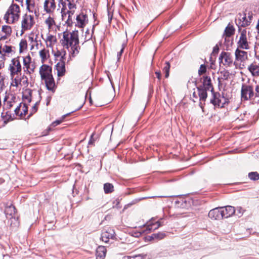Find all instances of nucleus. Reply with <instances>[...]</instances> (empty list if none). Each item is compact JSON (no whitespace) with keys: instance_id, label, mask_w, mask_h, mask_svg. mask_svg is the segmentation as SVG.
<instances>
[{"instance_id":"f257e3e1","label":"nucleus","mask_w":259,"mask_h":259,"mask_svg":"<svg viewBox=\"0 0 259 259\" xmlns=\"http://www.w3.org/2000/svg\"><path fill=\"white\" fill-rule=\"evenodd\" d=\"M79 42V35L77 30H74L72 32L66 31L63 33L61 43L64 48L68 50L70 59L78 54L80 49Z\"/></svg>"},{"instance_id":"f03ea898","label":"nucleus","mask_w":259,"mask_h":259,"mask_svg":"<svg viewBox=\"0 0 259 259\" xmlns=\"http://www.w3.org/2000/svg\"><path fill=\"white\" fill-rule=\"evenodd\" d=\"M76 3L77 0H60L59 5L62 20L68 24L72 22V17L77 8Z\"/></svg>"},{"instance_id":"7ed1b4c3","label":"nucleus","mask_w":259,"mask_h":259,"mask_svg":"<svg viewBox=\"0 0 259 259\" xmlns=\"http://www.w3.org/2000/svg\"><path fill=\"white\" fill-rule=\"evenodd\" d=\"M20 7L17 4H12L4 16V19L7 23H13L17 21L20 17Z\"/></svg>"},{"instance_id":"20e7f679","label":"nucleus","mask_w":259,"mask_h":259,"mask_svg":"<svg viewBox=\"0 0 259 259\" xmlns=\"http://www.w3.org/2000/svg\"><path fill=\"white\" fill-rule=\"evenodd\" d=\"M42 36V34L40 36L38 34H36L34 36H29L28 37L29 46L31 54L32 56L36 55L38 50L45 46L41 40Z\"/></svg>"},{"instance_id":"39448f33","label":"nucleus","mask_w":259,"mask_h":259,"mask_svg":"<svg viewBox=\"0 0 259 259\" xmlns=\"http://www.w3.org/2000/svg\"><path fill=\"white\" fill-rule=\"evenodd\" d=\"M237 37H238L236 42L237 48L245 50L250 49V42L248 40L246 29L239 28V34Z\"/></svg>"},{"instance_id":"423d86ee","label":"nucleus","mask_w":259,"mask_h":259,"mask_svg":"<svg viewBox=\"0 0 259 259\" xmlns=\"http://www.w3.org/2000/svg\"><path fill=\"white\" fill-rule=\"evenodd\" d=\"M252 20V13L249 12L246 14L245 13H239L236 17L235 22L237 25L240 27H246L249 26Z\"/></svg>"},{"instance_id":"0eeeda50","label":"nucleus","mask_w":259,"mask_h":259,"mask_svg":"<svg viewBox=\"0 0 259 259\" xmlns=\"http://www.w3.org/2000/svg\"><path fill=\"white\" fill-rule=\"evenodd\" d=\"M21 57L18 56L12 59L9 65V71L10 76L18 75L22 71V65L21 64Z\"/></svg>"},{"instance_id":"6e6552de","label":"nucleus","mask_w":259,"mask_h":259,"mask_svg":"<svg viewBox=\"0 0 259 259\" xmlns=\"http://www.w3.org/2000/svg\"><path fill=\"white\" fill-rule=\"evenodd\" d=\"M23 61V69L24 74H31L33 73L36 68L34 63L32 62V59L29 55L21 57Z\"/></svg>"},{"instance_id":"1a4fd4ad","label":"nucleus","mask_w":259,"mask_h":259,"mask_svg":"<svg viewBox=\"0 0 259 259\" xmlns=\"http://www.w3.org/2000/svg\"><path fill=\"white\" fill-rule=\"evenodd\" d=\"M35 23L33 15L25 14L21 20V31L22 33L30 30Z\"/></svg>"},{"instance_id":"9d476101","label":"nucleus","mask_w":259,"mask_h":259,"mask_svg":"<svg viewBox=\"0 0 259 259\" xmlns=\"http://www.w3.org/2000/svg\"><path fill=\"white\" fill-rule=\"evenodd\" d=\"M11 79V86L20 88L22 86H26L28 84V78L24 74L20 76L18 75L10 76Z\"/></svg>"},{"instance_id":"9b49d317","label":"nucleus","mask_w":259,"mask_h":259,"mask_svg":"<svg viewBox=\"0 0 259 259\" xmlns=\"http://www.w3.org/2000/svg\"><path fill=\"white\" fill-rule=\"evenodd\" d=\"M161 226L159 221H156L154 219L152 218L147 223L143 225L144 229L142 231L145 234H148L151 231L158 229Z\"/></svg>"},{"instance_id":"f8f14e48","label":"nucleus","mask_w":259,"mask_h":259,"mask_svg":"<svg viewBox=\"0 0 259 259\" xmlns=\"http://www.w3.org/2000/svg\"><path fill=\"white\" fill-rule=\"evenodd\" d=\"M43 11L46 14L53 15L56 9L55 0H45L42 4Z\"/></svg>"},{"instance_id":"ddd939ff","label":"nucleus","mask_w":259,"mask_h":259,"mask_svg":"<svg viewBox=\"0 0 259 259\" xmlns=\"http://www.w3.org/2000/svg\"><path fill=\"white\" fill-rule=\"evenodd\" d=\"M253 88L251 86L243 84L241 88V98L244 100H248L253 96Z\"/></svg>"},{"instance_id":"4468645a","label":"nucleus","mask_w":259,"mask_h":259,"mask_svg":"<svg viewBox=\"0 0 259 259\" xmlns=\"http://www.w3.org/2000/svg\"><path fill=\"white\" fill-rule=\"evenodd\" d=\"M52 15H50L44 21V23L47 26L49 32H56L57 28V25L55 19Z\"/></svg>"},{"instance_id":"2eb2a0df","label":"nucleus","mask_w":259,"mask_h":259,"mask_svg":"<svg viewBox=\"0 0 259 259\" xmlns=\"http://www.w3.org/2000/svg\"><path fill=\"white\" fill-rule=\"evenodd\" d=\"M219 60L224 65L230 66L233 63V57L230 53L223 52L219 56Z\"/></svg>"},{"instance_id":"dca6fc26","label":"nucleus","mask_w":259,"mask_h":259,"mask_svg":"<svg viewBox=\"0 0 259 259\" xmlns=\"http://www.w3.org/2000/svg\"><path fill=\"white\" fill-rule=\"evenodd\" d=\"M212 98L210 100V103L214 106L220 107H224L225 99L224 97L221 96L218 93L212 92Z\"/></svg>"},{"instance_id":"f3484780","label":"nucleus","mask_w":259,"mask_h":259,"mask_svg":"<svg viewBox=\"0 0 259 259\" xmlns=\"http://www.w3.org/2000/svg\"><path fill=\"white\" fill-rule=\"evenodd\" d=\"M6 96L4 100V106L6 109H10L16 103L15 96L11 93L6 92Z\"/></svg>"},{"instance_id":"a211bd4d","label":"nucleus","mask_w":259,"mask_h":259,"mask_svg":"<svg viewBox=\"0 0 259 259\" xmlns=\"http://www.w3.org/2000/svg\"><path fill=\"white\" fill-rule=\"evenodd\" d=\"M52 67L44 63L42 64V65L40 67L39 70L41 79L42 80L52 75Z\"/></svg>"},{"instance_id":"6ab92c4d","label":"nucleus","mask_w":259,"mask_h":259,"mask_svg":"<svg viewBox=\"0 0 259 259\" xmlns=\"http://www.w3.org/2000/svg\"><path fill=\"white\" fill-rule=\"evenodd\" d=\"M27 10L30 13H34L36 16L39 15L38 5L35 4L34 0H26Z\"/></svg>"},{"instance_id":"aec40b11","label":"nucleus","mask_w":259,"mask_h":259,"mask_svg":"<svg viewBox=\"0 0 259 259\" xmlns=\"http://www.w3.org/2000/svg\"><path fill=\"white\" fill-rule=\"evenodd\" d=\"M88 23V18L86 14L80 13L76 18V26L83 28Z\"/></svg>"},{"instance_id":"412c9836","label":"nucleus","mask_w":259,"mask_h":259,"mask_svg":"<svg viewBox=\"0 0 259 259\" xmlns=\"http://www.w3.org/2000/svg\"><path fill=\"white\" fill-rule=\"evenodd\" d=\"M115 232L113 229L111 228H108L106 230L103 231L101 234V239L105 243L109 241L110 238H113L114 236Z\"/></svg>"},{"instance_id":"4be33fe9","label":"nucleus","mask_w":259,"mask_h":259,"mask_svg":"<svg viewBox=\"0 0 259 259\" xmlns=\"http://www.w3.org/2000/svg\"><path fill=\"white\" fill-rule=\"evenodd\" d=\"M223 218H228L232 217L235 212L234 207L228 205L225 207H221Z\"/></svg>"},{"instance_id":"5701e85b","label":"nucleus","mask_w":259,"mask_h":259,"mask_svg":"<svg viewBox=\"0 0 259 259\" xmlns=\"http://www.w3.org/2000/svg\"><path fill=\"white\" fill-rule=\"evenodd\" d=\"M244 50L237 48L235 52V56L236 60L243 62L245 61L248 58L247 53L244 51Z\"/></svg>"},{"instance_id":"b1692460","label":"nucleus","mask_w":259,"mask_h":259,"mask_svg":"<svg viewBox=\"0 0 259 259\" xmlns=\"http://www.w3.org/2000/svg\"><path fill=\"white\" fill-rule=\"evenodd\" d=\"M49 32L46 36V38L44 39L46 48H53L54 45L57 42V38L55 35H54Z\"/></svg>"},{"instance_id":"393cba45","label":"nucleus","mask_w":259,"mask_h":259,"mask_svg":"<svg viewBox=\"0 0 259 259\" xmlns=\"http://www.w3.org/2000/svg\"><path fill=\"white\" fill-rule=\"evenodd\" d=\"M208 217L211 219L214 220L223 219L221 207L210 210L208 213Z\"/></svg>"},{"instance_id":"a878e982","label":"nucleus","mask_w":259,"mask_h":259,"mask_svg":"<svg viewBox=\"0 0 259 259\" xmlns=\"http://www.w3.org/2000/svg\"><path fill=\"white\" fill-rule=\"evenodd\" d=\"M248 70L253 77H259V63L253 62L248 65Z\"/></svg>"},{"instance_id":"bb28decb","label":"nucleus","mask_w":259,"mask_h":259,"mask_svg":"<svg viewBox=\"0 0 259 259\" xmlns=\"http://www.w3.org/2000/svg\"><path fill=\"white\" fill-rule=\"evenodd\" d=\"M44 46L41 49L38 50V53L40 58L41 62L44 64L50 58V52L49 50Z\"/></svg>"},{"instance_id":"cd10ccee","label":"nucleus","mask_w":259,"mask_h":259,"mask_svg":"<svg viewBox=\"0 0 259 259\" xmlns=\"http://www.w3.org/2000/svg\"><path fill=\"white\" fill-rule=\"evenodd\" d=\"M12 32L11 27L8 25H4L2 27L0 31V40L6 39L11 35Z\"/></svg>"},{"instance_id":"c85d7f7f","label":"nucleus","mask_w":259,"mask_h":259,"mask_svg":"<svg viewBox=\"0 0 259 259\" xmlns=\"http://www.w3.org/2000/svg\"><path fill=\"white\" fill-rule=\"evenodd\" d=\"M42 80H44L45 82L46 87L48 90L53 92L55 91V83L52 75L42 79Z\"/></svg>"},{"instance_id":"c756f323","label":"nucleus","mask_w":259,"mask_h":259,"mask_svg":"<svg viewBox=\"0 0 259 259\" xmlns=\"http://www.w3.org/2000/svg\"><path fill=\"white\" fill-rule=\"evenodd\" d=\"M56 69L57 71V75L58 77L63 76L66 72L65 64L64 61L60 60L56 65Z\"/></svg>"},{"instance_id":"7c9ffc66","label":"nucleus","mask_w":259,"mask_h":259,"mask_svg":"<svg viewBox=\"0 0 259 259\" xmlns=\"http://www.w3.org/2000/svg\"><path fill=\"white\" fill-rule=\"evenodd\" d=\"M235 32V29L232 25H230L229 24L226 28L224 34L223 35V37L225 39V41L228 40L230 37V36L234 34Z\"/></svg>"},{"instance_id":"2f4dec72","label":"nucleus","mask_w":259,"mask_h":259,"mask_svg":"<svg viewBox=\"0 0 259 259\" xmlns=\"http://www.w3.org/2000/svg\"><path fill=\"white\" fill-rule=\"evenodd\" d=\"M106 251L105 246H99L96 249V259H104Z\"/></svg>"},{"instance_id":"473e14b6","label":"nucleus","mask_w":259,"mask_h":259,"mask_svg":"<svg viewBox=\"0 0 259 259\" xmlns=\"http://www.w3.org/2000/svg\"><path fill=\"white\" fill-rule=\"evenodd\" d=\"M12 52V47L5 45L3 47L0 46V57L3 59H5L6 54H9Z\"/></svg>"},{"instance_id":"72a5a7b5","label":"nucleus","mask_w":259,"mask_h":259,"mask_svg":"<svg viewBox=\"0 0 259 259\" xmlns=\"http://www.w3.org/2000/svg\"><path fill=\"white\" fill-rule=\"evenodd\" d=\"M8 79L5 75L0 73V93H2L6 89L8 84Z\"/></svg>"},{"instance_id":"f704fd0d","label":"nucleus","mask_w":259,"mask_h":259,"mask_svg":"<svg viewBox=\"0 0 259 259\" xmlns=\"http://www.w3.org/2000/svg\"><path fill=\"white\" fill-rule=\"evenodd\" d=\"M32 90L27 89L23 94V100L24 103H29L31 101Z\"/></svg>"},{"instance_id":"c9c22d12","label":"nucleus","mask_w":259,"mask_h":259,"mask_svg":"<svg viewBox=\"0 0 259 259\" xmlns=\"http://www.w3.org/2000/svg\"><path fill=\"white\" fill-rule=\"evenodd\" d=\"M95 29V25H93L92 28L91 30L89 29H87L84 34L83 35V37H84V41H89L91 39H92L93 33Z\"/></svg>"},{"instance_id":"e433bc0d","label":"nucleus","mask_w":259,"mask_h":259,"mask_svg":"<svg viewBox=\"0 0 259 259\" xmlns=\"http://www.w3.org/2000/svg\"><path fill=\"white\" fill-rule=\"evenodd\" d=\"M203 83V85L205 88V90H210L212 92L213 88L211 85V78L210 77H208L207 76L204 77Z\"/></svg>"},{"instance_id":"4c0bfd02","label":"nucleus","mask_w":259,"mask_h":259,"mask_svg":"<svg viewBox=\"0 0 259 259\" xmlns=\"http://www.w3.org/2000/svg\"><path fill=\"white\" fill-rule=\"evenodd\" d=\"M230 75V73L227 70H224L220 72V76L218 77V80L219 82L222 81L227 80Z\"/></svg>"},{"instance_id":"58836bf2","label":"nucleus","mask_w":259,"mask_h":259,"mask_svg":"<svg viewBox=\"0 0 259 259\" xmlns=\"http://www.w3.org/2000/svg\"><path fill=\"white\" fill-rule=\"evenodd\" d=\"M28 45L26 40L21 39L19 42V53L20 54L23 53L27 50Z\"/></svg>"},{"instance_id":"ea45409f","label":"nucleus","mask_w":259,"mask_h":259,"mask_svg":"<svg viewBox=\"0 0 259 259\" xmlns=\"http://www.w3.org/2000/svg\"><path fill=\"white\" fill-rule=\"evenodd\" d=\"M15 207L14 206L11 205L10 206L7 207L5 209V213L7 217L8 216L12 218L13 216L15 214Z\"/></svg>"},{"instance_id":"a19ab883","label":"nucleus","mask_w":259,"mask_h":259,"mask_svg":"<svg viewBox=\"0 0 259 259\" xmlns=\"http://www.w3.org/2000/svg\"><path fill=\"white\" fill-rule=\"evenodd\" d=\"M104 190L106 194L111 193L114 190L113 185L110 183L105 184L104 185Z\"/></svg>"},{"instance_id":"79ce46f5","label":"nucleus","mask_w":259,"mask_h":259,"mask_svg":"<svg viewBox=\"0 0 259 259\" xmlns=\"http://www.w3.org/2000/svg\"><path fill=\"white\" fill-rule=\"evenodd\" d=\"M66 55V52L65 51H59L57 50L54 52V55L56 58L60 57L61 60H63L64 59Z\"/></svg>"},{"instance_id":"37998d69","label":"nucleus","mask_w":259,"mask_h":259,"mask_svg":"<svg viewBox=\"0 0 259 259\" xmlns=\"http://www.w3.org/2000/svg\"><path fill=\"white\" fill-rule=\"evenodd\" d=\"M146 256V254H139L134 256H125L123 259H144Z\"/></svg>"},{"instance_id":"c03bdc74","label":"nucleus","mask_w":259,"mask_h":259,"mask_svg":"<svg viewBox=\"0 0 259 259\" xmlns=\"http://www.w3.org/2000/svg\"><path fill=\"white\" fill-rule=\"evenodd\" d=\"M169 68H170V64L168 62H166L165 66L164 67L163 69V71L165 73V78H167L169 76Z\"/></svg>"},{"instance_id":"a18cd8bd","label":"nucleus","mask_w":259,"mask_h":259,"mask_svg":"<svg viewBox=\"0 0 259 259\" xmlns=\"http://www.w3.org/2000/svg\"><path fill=\"white\" fill-rule=\"evenodd\" d=\"M249 178L253 181L259 179V174L257 172H251L248 174Z\"/></svg>"},{"instance_id":"49530a36","label":"nucleus","mask_w":259,"mask_h":259,"mask_svg":"<svg viewBox=\"0 0 259 259\" xmlns=\"http://www.w3.org/2000/svg\"><path fill=\"white\" fill-rule=\"evenodd\" d=\"M207 93L205 90H202L199 92V98L200 100L202 101H205L207 98Z\"/></svg>"},{"instance_id":"de8ad7c7","label":"nucleus","mask_w":259,"mask_h":259,"mask_svg":"<svg viewBox=\"0 0 259 259\" xmlns=\"http://www.w3.org/2000/svg\"><path fill=\"white\" fill-rule=\"evenodd\" d=\"M2 118L4 120V123H6L9 119L11 117V116L8 114V112H2L1 115Z\"/></svg>"},{"instance_id":"09e8293b","label":"nucleus","mask_w":259,"mask_h":259,"mask_svg":"<svg viewBox=\"0 0 259 259\" xmlns=\"http://www.w3.org/2000/svg\"><path fill=\"white\" fill-rule=\"evenodd\" d=\"M206 71V67L205 65L202 64L200 65V68L198 70V74L199 75H201Z\"/></svg>"},{"instance_id":"8fccbe9b","label":"nucleus","mask_w":259,"mask_h":259,"mask_svg":"<svg viewBox=\"0 0 259 259\" xmlns=\"http://www.w3.org/2000/svg\"><path fill=\"white\" fill-rule=\"evenodd\" d=\"M144 229V228H143V226L141 228H140L139 230L134 232V234H133V235L134 237H139V236H140L142 235V234H143V233L145 234V233H144L142 231Z\"/></svg>"},{"instance_id":"3c124183","label":"nucleus","mask_w":259,"mask_h":259,"mask_svg":"<svg viewBox=\"0 0 259 259\" xmlns=\"http://www.w3.org/2000/svg\"><path fill=\"white\" fill-rule=\"evenodd\" d=\"M244 211L245 210L243 208L241 207H237L236 208V215L238 217H241L244 213Z\"/></svg>"},{"instance_id":"603ef678","label":"nucleus","mask_w":259,"mask_h":259,"mask_svg":"<svg viewBox=\"0 0 259 259\" xmlns=\"http://www.w3.org/2000/svg\"><path fill=\"white\" fill-rule=\"evenodd\" d=\"M65 117V115H64L63 116H62L61 117V118L60 119L56 120V121H54L52 123V125H53L54 126H55L59 125L63 121Z\"/></svg>"},{"instance_id":"864d4df0","label":"nucleus","mask_w":259,"mask_h":259,"mask_svg":"<svg viewBox=\"0 0 259 259\" xmlns=\"http://www.w3.org/2000/svg\"><path fill=\"white\" fill-rule=\"evenodd\" d=\"M155 237L159 239H163L165 236V234L164 233L159 232L157 234H154Z\"/></svg>"},{"instance_id":"5fc2aeb1","label":"nucleus","mask_w":259,"mask_h":259,"mask_svg":"<svg viewBox=\"0 0 259 259\" xmlns=\"http://www.w3.org/2000/svg\"><path fill=\"white\" fill-rule=\"evenodd\" d=\"M21 108V106H17V107L15 108L14 111L16 115L20 114V115H22V114H23L22 112H21L20 113V111Z\"/></svg>"},{"instance_id":"6e6d98bb","label":"nucleus","mask_w":259,"mask_h":259,"mask_svg":"<svg viewBox=\"0 0 259 259\" xmlns=\"http://www.w3.org/2000/svg\"><path fill=\"white\" fill-rule=\"evenodd\" d=\"M124 47H125V45L124 44H122V48L121 49L120 51L117 53V55L118 60H119L120 59V58L122 54V52L123 51V50L124 49Z\"/></svg>"},{"instance_id":"4d7b16f0","label":"nucleus","mask_w":259,"mask_h":259,"mask_svg":"<svg viewBox=\"0 0 259 259\" xmlns=\"http://www.w3.org/2000/svg\"><path fill=\"white\" fill-rule=\"evenodd\" d=\"M37 103H35L34 105L32 106V111H31V114H33V113H35L37 111Z\"/></svg>"},{"instance_id":"13d9d810","label":"nucleus","mask_w":259,"mask_h":259,"mask_svg":"<svg viewBox=\"0 0 259 259\" xmlns=\"http://www.w3.org/2000/svg\"><path fill=\"white\" fill-rule=\"evenodd\" d=\"M22 109L23 110V114L24 115H25V114L27 112V107L26 106V103H24L23 104V107H22Z\"/></svg>"},{"instance_id":"bf43d9fd","label":"nucleus","mask_w":259,"mask_h":259,"mask_svg":"<svg viewBox=\"0 0 259 259\" xmlns=\"http://www.w3.org/2000/svg\"><path fill=\"white\" fill-rule=\"evenodd\" d=\"M108 22L110 23L112 19V14H110L109 10H108Z\"/></svg>"},{"instance_id":"052dcab7","label":"nucleus","mask_w":259,"mask_h":259,"mask_svg":"<svg viewBox=\"0 0 259 259\" xmlns=\"http://www.w3.org/2000/svg\"><path fill=\"white\" fill-rule=\"evenodd\" d=\"M219 47L217 45H216L213 48L212 53H218L219 52Z\"/></svg>"},{"instance_id":"680f3d73","label":"nucleus","mask_w":259,"mask_h":259,"mask_svg":"<svg viewBox=\"0 0 259 259\" xmlns=\"http://www.w3.org/2000/svg\"><path fill=\"white\" fill-rule=\"evenodd\" d=\"M155 74L156 75L157 78L160 80L161 79V73L159 71H155Z\"/></svg>"},{"instance_id":"e2e57ef3","label":"nucleus","mask_w":259,"mask_h":259,"mask_svg":"<svg viewBox=\"0 0 259 259\" xmlns=\"http://www.w3.org/2000/svg\"><path fill=\"white\" fill-rule=\"evenodd\" d=\"M255 91L256 92V96H259V85H256L255 87Z\"/></svg>"},{"instance_id":"0e129e2a","label":"nucleus","mask_w":259,"mask_h":259,"mask_svg":"<svg viewBox=\"0 0 259 259\" xmlns=\"http://www.w3.org/2000/svg\"><path fill=\"white\" fill-rule=\"evenodd\" d=\"M256 28L258 31V32L259 33V20H258L257 24L256 25Z\"/></svg>"},{"instance_id":"69168bd1","label":"nucleus","mask_w":259,"mask_h":259,"mask_svg":"<svg viewBox=\"0 0 259 259\" xmlns=\"http://www.w3.org/2000/svg\"><path fill=\"white\" fill-rule=\"evenodd\" d=\"M4 66L3 62H0V69Z\"/></svg>"},{"instance_id":"338daca9","label":"nucleus","mask_w":259,"mask_h":259,"mask_svg":"<svg viewBox=\"0 0 259 259\" xmlns=\"http://www.w3.org/2000/svg\"><path fill=\"white\" fill-rule=\"evenodd\" d=\"M109 77V80H110V83H111V84L112 86H113V85H112V81H111V80L110 78L109 77ZM112 88H113V87H112Z\"/></svg>"},{"instance_id":"774afa93","label":"nucleus","mask_w":259,"mask_h":259,"mask_svg":"<svg viewBox=\"0 0 259 259\" xmlns=\"http://www.w3.org/2000/svg\"><path fill=\"white\" fill-rule=\"evenodd\" d=\"M92 143V140L91 139L89 142V144H91Z\"/></svg>"}]
</instances>
